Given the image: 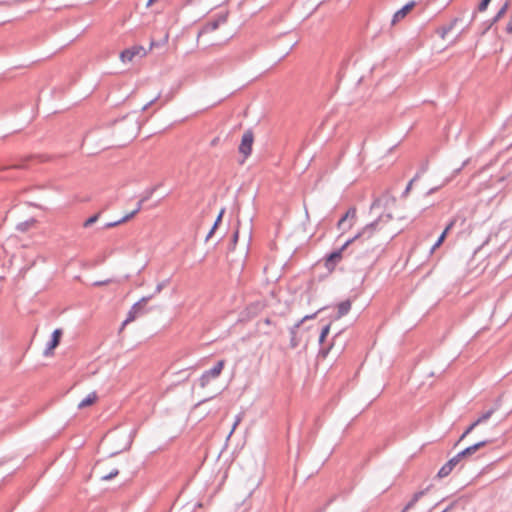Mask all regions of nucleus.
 <instances>
[{
    "instance_id": "49",
    "label": "nucleus",
    "mask_w": 512,
    "mask_h": 512,
    "mask_svg": "<svg viewBox=\"0 0 512 512\" xmlns=\"http://www.w3.org/2000/svg\"><path fill=\"white\" fill-rule=\"evenodd\" d=\"M407 511L408 510H406V506H405L401 512H407Z\"/></svg>"
},
{
    "instance_id": "10",
    "label": "nucleus",
    "mask_w": 512,
    "mask_h": 512,
    "mask_svg": "<svg viewBox=\"0 0 512 512\" xmlns=\"http://www.w3.org/2000/svg\"><path fill=\"white\" fill-rule=\"evenodd\" d=\"M316 316V313L314 314H311V315H306L304 316L301 320H299L297 323H295L292 327H290L289 329V333H290V346L292 348H296L298 346V341L296 340L297 339V330L299 329V327L308 319H312Z\"/></svg>"
},
{
    "instance_id": "28",
    "label": "nucleus",
    "mask_w": 512,
    "mask_h": 512,
    "mask_svg": "<svg viewBox=\"0 0 512 512\" xmlns=\"http://www.w3.org/2000/svg\"><path fill=\"white\" fill-rule=\"evenodd\" d=\"M479 424H475V421L471 423L466 430L463 432V434L460 436L459 441H462L468 434H470L475 427H477Z\"/></svg>"
},
{
    "instance_id": "35",
    "label": "nucleus",
    "mask_w": 512,
    "mask_h": 512,
    "mask_svg": "<svg viewBox=\"0 0 512 512\" xmlns=\"http://www.w3.org/2000/svg\"><path fill=\"white\" fill-rule=\"evenodd\" d=\"M505 30L508 34H512V15L509 18V21L505 27Z\"/></svg>"
},
{
    "instance_id": "27",
    "label": "nucleus",
    "mask_w": 512,
    "mask_h": 512,
    "mask_svg": "<svg viewBox=\"0 0 512 512\" xmlns=\"http://www.w3.org/2000/svg\"><path fill=\"white\" fill-rule=\"evenodd\" d=\"M238 238H239V231H238V229H236L235 232L232 235L231 243H230V246L228 248L230 251H233L235 249V246L237 244Z\"/></svg>"
},
{
    "instance_id": "14",
    "label": "nucleus",
    "mask_w": 512,
    "mask_h": 512,
    "mask_svg": "<svg viewBox=\"0 0 512 512\" xmlns=\"http://www.w3.org/2000/svg\"><path fill=\"white\" fill-rule=\"evenodd\" d=\"M415 6V2L411 1L404 5L400 10H398L392 18L391 23L394 25L396 24L400 19L404 18Z\"/></svg>"
},
{
    "instance_id": "18",
    "label": "nucleus",
    "mask_w": 512,
    "mask_h": 512,
    "mask_svg": "<svg viewBox=\"0 0 512 512\" xmlns=\"http://www.w3.org/2000/svg\"><path fill=\"white\" fill-rule=\"evenodd\" d=\"M351 305L352 304H351L350 300H345V301L340 302L337 306V308H338L337 318H341V317L345 316L346 314H348V312L351 309Z\"/></svg>"
},
{
    "instance_id": "41",
    "label": "nucleus",
    "mask_w": 512,
    "mask_h": 512,
    "mask_svg": "<svg viewBox=\"0 0 512 512\" xmlns=\"http://www.w3.org/2000/svg\"><path fill=\"white\" fill-rule=\"evenodd\" d=\"M331 347H332V345L328 346L326 349H324V348H323V349L320 351V354H321L323 357H326V356H327V354L329 353V350L331 349Z\"/></svg>"
},
{
    "instance_id": "37",
    "label": "nucleus",
    "mask_w": 512,
    "mask_h": 512,
    "mask_svg": "<svg viewBox=\"0 0 512 512\" xmlns=\"http://www.w3.org/2000/svg\"><path fill=\"white\" fill-rule=\"evenodd\" d=\"M426 491L427 489L418 491L413 495V497H415L419 501V499L425 495Z\"/></svg>"
},
{
    "instance_id": "40",
    "label": "nucleus",
    "mask_w": 512,
    "mask_h": 512,
    "mask_svg": "<svg viewBox=\"0 0 512 512\" xmlns=\"http://www.w3.org/2000/svg\"><path fill=\"white\" fill-rule=\"evenodd\" d=\"M110 282H111V281H110L109 279L104 280V281H96V282L94 283V286H104V285L109 284Z\"/></svg>"
},
{
    "instance_id": "13",
    "label": "nucleus",
    "mask_w": 512,
    "mask_h": 512,
    "mask_svg": "<svg viewBox=\"0 0 512 512\" xmlns=\"http://www.w3.org/2000/svg\"><path fill=\"white\" fill-rule=\"evenodd\" d=\"M459 220V217H454L453 219L450 220V222L447 224V226L445 227L444 231L441 233V235L439 236L438 240L436 241V243L432 246L431 248V252H433L435 249H437L442 243L443 241L445 240L446 238V235L447 233L452 230V228L456 225L457 221Z\"/></svg>"
},
{
    "instance_id": "24",
    "label": "nucleus",
    "mask_w": 512,
    "mask_h": 512,
    "mask_svg": "<svg viewBox=\"0 0 512 512\" xmlns=\"http://www.w3.org/2000/svg\"><path fill=\"white\" fill-rule=\"evenodd\" d=\"M329 331H330V324H327L322 328L320 336H319V344L320 345H323L327 335L329 334Z\"/></svg>"
},
{
    "instance_id": "21",
    "label": "nucleus",
    "mask_w": 512,
    "mask_h": 512,
    "mask_svg": "<svg viewBox=\"0 0 512 512\" xmlns=\"http://www.w3.org/2000/svg\"><path fill=\"white\" fill-rule=\"evenodd\" d=\"M109 207V204H107L102 210H100L98 213L92 215L91 217H89L87 220L84 221L83 223V227L84 228H88L90 227L91 225H93L94 223H96L100 217V215L102 214L103 211L107 210Z\"/></svg>"
},
{
    "instance_id": "23",
    "label": "nucleus",
    "mask_w": 512,
    "mask_h": 512,
    "mask_svg": "<svg viewBox=\"0 0 512 512\" xmlns=\"http://www.w3.org/2000/svg\"><path fill=\"white\" fill-rule=\"evenodd\" d=\"M137 317V312H135L133 309H130L127 313L126 319L123 321L121 325L120 331H122L127 324L133 322Z\"/></svg>"
},
{
    "instance_id": "48",
    "label": "nucleus",
    "mask_w": 512,
    "mask_h": 512,
    "mask_svg": "<svg viewBox=\"0 0 512 512\" xmlns=\"http://www.w3.org/2000/svg\"><path fill=\"white\" fill-rule=\"evenodd\" d=\"M265 323H266V324H270V319H269V318H266V319H265Z\"/></svg>"
},
{
    "instance_id": "20",
    "label": "nucleus",
    "mask_w": 512,
    "mask_h": 512,
    "mask_svg": "<svg viewBox=\"0 0 512 512\" xmlns=\"http://www.w3.org/2000/svg\"><path fill=\"white\" fill-rule=\"evenodd\" d=\"M458 19L455 18L452 20L448 25L442 26L437 30L438 35L444 39L446 35L454 28L455 24L457 23Z\"/></svg>"
},
{
    "instance_id": "31",
    "label": "nucleus",
    "mask_w": 512,
    "mask_h": 512,
    "mask_svg": "<svg viewBox=\"0 0 512 512\" xmlns=\"http://www.w3.org/2000/svg\"><path fill=\"white\" fill-rule=\"evenodd\" d=\"M418 178H419V173H417V174H416V175H415V176H414V177L409 181V183H408V185H407V187H406L405 191L403 192V196H406V195L409 193V191H410V189H411V187H412V185H413L414 181H415L416 179H418Z\"/></svg>"
},
{
    "instance_id": "16",
    "label": "nucleus",
    "mask_w": 512,
    "mask_h": 512,
    "mask_svg": "<svg viewBox=\"0 0 512 512\" xmlns=\"http://www.w3.org/2000/svg\"><path fill=\"white\" fill-rule=\"evenodd\" d=\"M40 156L35 155H29L23 158H20L19 161L13 165L5 166L1 170H8V169H27L28 168V162L32 159L39 158Z\"/></svg>"
},
{
    "instance_id": "29",
    "label": "nucleus",
    "mask_w": 512,
    "mask_h": 512,
    "mask_svg": "<svg viewBox=\"0 0 512 512\" xmlns=\"http://www.w3.org/2000/svg\"><path fill=\"white\" fill-rule=\"evenodd\" d=\"M119 474V470L118 469H113L111 472H109L108 474L106 475H103L101 477V479L103 481H108V480H111L113 479L114 477H116L117 475Z\"/></svg>"
},
{
    "instance_id": "47",
    "label": "nucleus",
    "mask_w": 512,
    "mask_h": 512,
    "mask_svg": "<svg viewBox=\"0 0 512 512\" xmlns=\"http://www.w3.org/2000/svg\"><path fill=\"white\" fill-rule=\"evenodd\" d=\"M155 0H148L147 5H151Z\"/></svg>"
},
{
    "instance_id": "6",
    "label": "nucleus",
    "mask_w": 512,
    "mask_h": 512,
    "mask_svg": "<svg viewBox=\"0 0 512 512\" xmlns=\"http://www.w3.org/2000/svg\"><path fill=\"white\" fill-rule=\"evenodd\" d=\"M253 141V131L251 129L246 130L242 136V140L239 145V152L243 154L245 158L248 157L252 152Z\"/></svg>"
},
{
    "instance_id": "36",
    "label": "nucleus",
    "mask_w": 512,
    "mask_h": 512,
    "mask_svg": "<svg viewBox=\"0 0 512 512\" xmlns=\"http://www.w3.org/2000/svg\"><path fill=\"white\" fill-rule=\"evenodd\" d=\"M166 282H161L156 286L155 294H158L162 291V289L165 287Z\"/></svg>"
},
{
    "instance_id": "33",
    "label": "nucleus",
    "mask_w": 512,
    "mask_h": 512,
    "mask_svg": "<svg viewBox=\"0 0 512 512\" xmlns=\"http://www.w3.org/2000/svg\"><path fill=\"white\" fill-rule=\"evenodd\" d=\"M224 213H225V209H224V208H222V209L220 210V212H219V214H218V216H217V218H216V220H215L214 224H216V225H218V226H219V224H220V223H221V221H222V218H223Z\"/></svg>"
},
{
    "instance_id": "3",
    "label": "nucleus",
    "mask_w": 512,
    "mask_h": 512,
    "mask_svg": "<svg viewBox=\"0 0 512 512\" xmlns=\"http://www.w3.org/2000/svg\"><path fill=\"white\" fill-rule=\"evenodd\" d=\"M228 13H219L216 15V17L209 22H207L199 31L198 36H201L202 34L210 33L218 29V27L221 24H224L227 21Z\"/></svg>"
},
{
    "instance_id": "4",
    "label": "nucleus",
    "mask_w": 512,
    "mask_h": 512,
    "mask_svg": "<svg viewBox=\"0 0 512 512\" xmlns=\"http://www.w3.org/2000/svg\"><path fill=\"white\" fill-rule=\"evenodd\" d=\"M146 54H147V51L145 50V48L143 46L134 45L130 48L123 50L120 53V58H121L122 62H131L134 59V57L142 58Z\"/></svg>"
},
{
    "instance_id": "46",
    "label": "nucleus",
    "mask_w": 512,
    "mask_h": 512,
    "mask_svg": "<svg viewBox=\"0 0 512 512\" xmlns=\"http://www.w3.org/2000/svg\"><path fill=\"white\" fill-rule=\"evenodd\" d=\"M437 189H438L437 187H436V188H432V189H430V190L428 191V194H432V193H434Z\"/></svg>"
},
{
    "instance_id": "7",
    "label": "nucleus",
    "mask_w": 512,
    "mask_h": 512,
    "mask_svg": "<svg viewBox=\"0 0 512 512\" xmlns=\"http://www.w3.org/2000/svg\"><path fill=\"white\" fill-rule=\"evenodd\" d=\"M364 246L362 243L357 244L347 256L351 257L354 260H362V266H368L372 263V258L364 253Z\"/></svg>"
},
{
    "instance_id": "43",
    "label": "nucleus",
    "mask_w": 512,
    "mask_h": 512,
    "mask_svg": "<svg viewBox=\"0 0 512 512\" xmlns=\"http://www.w3.org/2000/svg\"><path fill=\"white\" fill-rule=\"evenodd\" d=\"M395 235H396V233L393 230L389 231L386 233L385 239H392V238H394Z\"/></svg>"
},
{
    "instance_id": "5",
    "label": "nucleus",
    "mask_w": 512,
    "mask_h": 512,
    "mask_svg": "<svg viewBox=\"0 0 512 512\" xmlns=\"http://www.w3.org/2000/svg\"><path fill=\"white\" fill-rule=\"evenodd\" d=\"M356 212L357 211L355 207H350L346 211V213L339 219L337 223V228L339 230H342L343 232L349 230L355 222Z\"/></svg>"
},
{
    "instance_id": "38",
    "label": "nucleus",
    "mask_w": 512,
    "mask_h": 512,
    "mask_svg": "<svg viewBox=\"0 0 512 512\" xmlns=\"http://www.w3.org/2000/svg\"><path fill=\"white\" fill-rule=\"evenodd\" d=\"M218 228V225L213 224L212 228L210 229L209 233L206 236V240H208L215 232V230Z\"/></svg>"
},
{
    "instance_id": "22",
    "label": "nucleus",
    "mask_w": 512,
    "mask_h": 512,
    "mask_svg": "<svg viewBox=\"0 0 512 512\" xmlns=\"http://www.w3.org/2000/svg\"><path fill=\"white\" fill-rule=\"evenodd\" d=\"M36 223L35 219H30L17 224L16 229L20 232L28 231Z\"/></svg>"
},
{
    "instance_id": "11",
    "label": "nucleus",
    "mask_w": 512,
    "mask_h": 512,
    "mask_svg": "<svg viewBox=\"0 0 512 512\" xmlns=\"http://www.w3.org/2000/svg\"><path fill=\"white\" fill-rule=\"evenodd\" d=\"M459 462L460 460L455 455L440 468L437 476L439 478L447 477L453 471V469L459 464Z\"/></svg>"
},
{
    "instance_id": "19",
    "label": "nucleus",
    "mask_w": 512,
    "mask_h": 512,
    "mask_svg": "<svg viewBox=\"0 0 512 512\" xmlns=\"http://www.w3.org/2000/svg\"><path fill=\"white\" fill-rule=\"evenodd\" d=\"M97 400V394L96 392H92L90 394H88L79 404H78V408L79 409H82V408H85L87 406H90L92 404L95 403V401Z\"/></svg>"
},
{
    "instance_id": "12",
    "label": "nucleus",
    "mask_w": 512,
    "mask_h": 512,
    "mask_svg": "<svg viewBox=\"0 0 512 512\" xmlns=\"http://www.w3.org/2000/svg\"><path fill=\"white\" fill-rule=\"evenodd\" d=\"M152 297L153 295L144 296L132 305L131 309L137 312L138 317L145 315L149 311V309L146 308V305Z\"/></svg>"
},
{
    "instance_id": "17",
    "label": "nucleus",
    "mask_w": 512,
    "mask_h": 512,
    "mask_svg": "<svg viewBox=\"0 0 512 512\" xmlns=\"http://www.w3.org/2000/svg\"><path fill=\"white\" fill-rule=\"evenodd\" d=\"M500 406V399H498L493 408L487 410L477 420H475V424H481L486 422L493 415V413L500 408Z\"/></svg>"
},
{
    "instance_id": "9",
    "label": "nucleus",
    "mask_w": 512,
    "mask_h": 512,
    "mask_svg": "<svg viewBox=\"0 0 512 512\" xmlns=\"http://www.w3.org/2000/svg\"><path fill=\"white\" fill-rule=\"evenodd\" d=\"M63 331L60 328H57L53 331L50 341L47 343V346L43 352V355L48 357L53 355V350L59 345Z\"/></svg>"
},
{
    "instance_id": "42",
    "label": "nucleus",
    "mask_w": 512,
    "mask_h": 512,
    "mask_svg": "<svg viewBox=\"0 0 512 512\" xmlns=\"http://www.w3.org/2000/svg\"><path fill=\"white\" fill-rule=\"evenodd\" d=\"M240 421H241V417L237 416V418L235 419V422L233 424V427H232V430H231L230 434L233 433V431L235 430L236 426L240 423Z\"/></svg>"
},
{
    "instance_id": "8",
    "label": "nucleus",
    "mask_w": 512,
    "mask_h": 512,
    "mask_svg": "<svg viewBox=\"0 0 512 512\" xmlns=\"http://www.w3.org/2000/svg\"><path fill=\"white\" fill-rule=\"evenodd\" d=\"M492 443V440H483L479 441L464 450L460 451L456 454L457 458L461 461L463 459H469L471 458L480 448L485 447L486 445Z\"/></svg>"
},
{
    "instance_id": "1",
    "label": "nucleus",
    "mask_w": 512,
    "mask_h": 512,
    "mask_svg": "<svg viewBox=\"0 0 512 512\" xmlns=\"http://www.w3.org/2000/svg\"><path fill=\"white\" fill-rule=\"evenodd\" d=\"M392 219L391 214L381 215L375 221L367 224L361 232L357 233L353 238L348 239L339 249L329 253L324 258V266L329 271L335 270L336 266L344 257L345 252L351 244L357 243L360 240H368L375 233H380L384 230V225H387Z\"/></svg>"
},
{
    "instance_id": "30",
    "label": "nucleus",
    "mask_w": 512,
    "mask_h": 512,
    "mask_svg": "<svg viewBox=\"0 0 512 512\" xmlns=\"http://www.w3.org/2000/svg\"><path fill=\"white\" fill-rule=\"evenodd\" d=\"M491 0H481V2L479 3L478 7H477V10L479 12H483L487 9L489 3H490Z\"/></svg>"
},
{
    "instance_id": "2",
    "label": "nucleus",
    "mask_w": 512,
    "mask_h": 512,
    "mask_svg": "<svg viewBox=\"0 0 512 512\" xmlns=\"http://www.w3.org/2000/svg\"><path fill=\"white\" fill-rule=\"evenodd\" d=\"M225 365V360H219L211 369L203 372L199 379L200 386L206 387L212 379H216L220 376Z\"/></svg>"
},
{
    "instance_id": "15",
    "label": "nucleus",
    "mask_w": 512,
    "mask_h": 512,
    "mask_svg": "<svg viewBox=\"0 0 512 512\" xmlns=\"http://www.w3.org/2000/svg\"><path fill=\"white\" fill-rule=\"evenodd\" d=\"M509 7V1L507 0L504 5L499 9V11L496 13V15L490 20V22L486 25V27L484 28V30L482 31V34H485L490 28L491 26L498 22L503 16L504 14L507 12V9Z\"/></svg>"
},
{
    "instance_id": "45",
    "label": "nucleus",
    "mask_w": 512,
    "mask_h": 512,
    "mask_svg": "<svg viewBox=\"0 0 512 512\" xmlns=\"http://www.w3.org/2000/svg\"><path fill=\"white\" fill-rule=\"evenodd\" d=\"M218 142V138H214L212 141H211V145L212 146H215Z\"/></svg>"
},
{
    "instance_id": "44",
    "label": "nucleus",
    "mask_w": 512,
    "mask_h": 512,
    "mask_svg": "<svg viewBox=\"0 0 512 512\" xmlns=\"http://www.w3.org/2000/svg\"><path fill=\"white\" fill-rule=\"evenodd\" d=\"M155 100L156 99L150 100V102L143 107V110H146L150 105H152L155 102Z\"/></svg>"
},
{
    "instance_id": "32",
    "label": "nucleus",
    "mask_w": 512,
    "mask_h": 512,
    "mask_svg": "<svg viewBox=\"0 0 512 512\" xmlns=\"http://www.w3.org/2000/svg\"><path fill=\"white\" fill-rule=\"evenodd\" d=\"M154 191H155V188H151V189L147 190L146 194L140 199L141 202L147 201L152 196Z\"/></svg>"
},
{
    "instance_id": "26",
    "label": "nucleus",
    "mask_w": 512,
    "mask_h": 512,
    "mask_svg": "<svg viewBox=\"0 0 512 512\" xmlns=\"http://www.w3.org/2000/svg\"><path fill=\"white\" fill-rule=\"evenodd\" d=\"M144 202H141V200H139L138 204L136 205V208L130 212L129 214L125 215V219H128V221L130 219H132L137 213L140 212V210L142 209V205H143Z\"/></svg>"
},
{
    "instance_id": "25",
    "label": "nucleus",
    "mask_w": 512,
    "mask_h": 512,
    "mask_svg": "<svg viewBox=\"0 0 512 512\" xmlns=\"http://www.w3.org/2000/svg\"><path fill=\"white\" fill-rule=\"evenodd\" d=\"M127 221H128V219H125V216H124V217H122L121 219H119L117 221L106 223L103 228L104 229L114 228V227H116V226H118V225H120L122 223L127 222Z\"/></svg>"
},
{
    "instance_id": "34",
    "label": "nucleus",
    "mask_w": 512,
    "mask_h": 512,
    "mask_svg": "<svg viewBox=\"0 0 512 512\" xmlns=\"http://www.w3.org/2000/svg\"><path fill=\"white\" fill-rule=\"evenodd\" d=\"M417 502L418 500L415 497H412V499L406 504V510L413 508Z\"/></svg>"
},
{
    "instance_id": "39",
    "label": "nucleus",
    "mask_w": 512,
    "mask_h": 512,
    "mask_svg": "<svg viewBox=\"0 0 512 512\" xmlns=\"http://www.w3.org/2000/svg\"><path fill=\"white\" fill-rule=\"evenodd\" d=\"M218 228V225L213 224L212 228L210 229L209 233L206 236V240H208L215 232V230Z\"/></svg>"
}]
</instances>
